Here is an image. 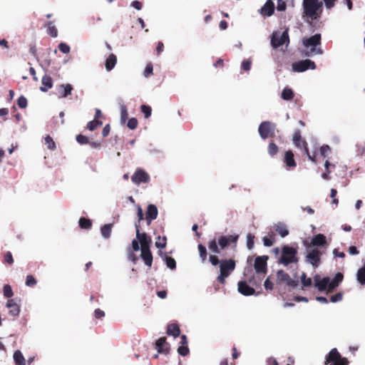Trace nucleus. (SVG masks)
Instances as JSON below:
<instances>
[{
	"label": "nucleus",
	"mask_w": 365,
	"mask_h": 365,
	"mask_svg": "<svg viewBox=\"0 0 365 365\" xmlns=\"http://www.w3.org/2000/svg\"><path fill=\"white\" fill-rule=\"evenodd\" d=\"M112 224H106L101 227V234L105 238H108L110 236Z\"/></svg>",
	"instance_id": "e433bc0d"
},
{
	"label": "nucleus",
	"mask_w": 365,
	"mask_h": 365,
	"mask_svg": "<svg viewBox=\"0 0 365 365\" xmlns=\"http://www.w3.org/2000/svg\"><path fill=\"white\" fill-rule=\"evenodd\" d=\"M313 246H324L327 244V238L323 234H317L312 239Z\"/></svg>",
	"instance_id": "bb28decb"
},
{
	"label": "nucleus",
	"mask_w": 365,
	"mask_h": 365,
	"mask_svg": "<svg viewBox=\"0 0 365 365\" xmlns=\"http://www.w3.org/2000/svg\"><path fill=\"white\" fill-rule=\"evenodd\" d=\"M76 141L81 145L88 144L89 143L88 138L81 134L76 135Z\"/></svg>",
	"instance_id": "8fccbe9b"
},
{
	"label": "nucleus",
	"mask_w": 365,
	"mask_h": 365,
	"mask_svg": "<svg viewBox=\"0 0 365 365\" xmlns=\"http://www.w3.org/2000/svg\"><path fill=\"white\" fill-rule=\"evenodd\" d=\"M189 348L186 345H181L178 348V352L180 355L185 356L189 354Z\"/></svg>",
	"instance_id": "de8ad7c7"
},
{
	"label": "nucleus",
	"mask_w": 365,
	"mask_h": 365,
	"mask_svg": "<svg viewBox=\"0 0 365 365\" xmlns=\"http://www.w3.org/2000/svg\"><path fill=\"white\" fill-rule=\"evenodd\" d=\"M164 261L168 268L175 269L176 268V262L174 258L165 255Z\"/></svg>",
	"instance_id": "58836bf2"
},
{
	"label": "nucleus",
	"mask_w": 365,
	"mask_h": 365,
	"mask_svg": "<svg viewBox=\"0 0 365 365\" xmlns=\"http://www.w3.org/2000/svg\"><path fill=\"white\" fill-rule=\"evenodd\" d=\"M287 9L286 1L284 0H277V9L279 11H284Z\"/></svg>",
	"instance_id": "680f3d73"
},
{
	"label": "nucleus",
	"mask_w": 365,
	"mask_h": 365,
	"mask_svg": "<svg viewBox=\"0 0 365 365\" xmlns=\"http://www.w3.org/2000/svg\"><path fill=\"white\" fill-rule=\"evenodd\" d=\"M73 86L69 84H61L58 86V91L60 94V98H66L68 96L71 94L73 91Z\"/></svg>",
	"instance_id": "b1692460"
},
{
	"label": "nucleus",
	"mask_w": 365,
	"mask_h": 365,
	"mask_svg": "<svg viewBox=\"0 0 365 365\" xmlns=\"http://www.w3.org/2000/svg\"><path fill=\"white\" fill-rule=\"evenodd\" d=\"M331 153V148L329 145H324L320 148V153L323 157H327Z\"/></svg>",
	"instance_id": "6e6d98bb"
},
{
	"label": "nucleus",
	"mask_w": 365,
	"mask_h": 365,
	"mask_svg": "<svg viewBox=\"0 0 365 365\" xmlns=\"http://www.w3.org/2000/svg\"><path fill=\"white\" fill-rule=\"evenodd\" d=\"M322 3L319 0H303V16H307L312 21L317 20L319 18L321 11L319 10L322 8Z\"/></svg>",
	"instance_id": "f03ea898"
},
{
	"label": "nucleus",
	"mask_w": 365,
	"mask_h": 365,
	"mask_svg": "<svg viewBox=\"0 0 365 365\" xmlns=\"http://www.w3.org/2000/svg\"><path fill=\"white\" fill-rule=\"evenodd\" d=\"M45 26L47 27V33L51 37H56L58 36V30L56 27L53 25V21H49L46 24Z\"/></svg>",
	"instance_id": "7c9ffc66"
},
{
	"label": "nucleus",
	"mask_w": 365,
	"mask_h": 365,
	"mask_svg": "<svg viewBox=\"0 0 365 365\" xmlns=\"http://www.w3.org/2000/svg\"><path fill=\"white\" fill-rule=\"evenodd\" d=\"M349 360L342 357L336 348L332 349L326 356V365H349Z\"/></svg>",
	"instance_id": "0eeeda50"
},
{
	"label": "nucleus",
	"mask_w": 365,
	"mask_h": 365,
	"mask_svg": "<svg viewBox=\"0 0 365 365\" xmlns=\"http://www.w3.org/2000/svg\"><path fill=\"white\" fill-rule=\"evenodd\" d=\"M247 246L249 250H251L254 247V239L255 236L250 233H249L247 236Z\"/></svg>",
	"instance_id": "4d7b16f0"
},
{
	"label": "nucleus",
	"mask_w": 365,
	"mask_h": 365,
	"mask_svg": "<svg viewBox=\"0 0 365 365\" xmlns=\"http://www.w3.org/2000/svg\"><path fill=\"white\" fill-rule=\"evenodd\" d=\"M247 281H240L238 282V292L245 296H250L255 294V290L253 287L247 284Z\"/></svg>",
	"instance_id": "f3484780"
},
{
	"label": "nucleus",
	"mask_w": 365,
	"mask_h": 365,
	"mask_svg": "<svg viewBox=\"0 0 365 365\" xmlns=\"http://www.w3.org/2000/svg\"><path fill=\"white\" fill-rule=\"evenodd\" d=\"M263 243L264 245L266 247H271L274 243L273 235H270V237H264Z\"/></svg>",
	"instance_id": "bf43d9fd"
},
{
	"label": "nucleus",
	"mask_w": 365,
	"mask_h": 365,
	"mask_svg": "<svg viewBox=\"0 0 365 365\" xmlns=\"http://www.w3.org/2000/svg\"><path fill=\"white\" fill-rule=\"evenodd\" d=\"M289 39L287 29L283 31L281 34L279 32H274L272 35L271 44L274 48H279L286 43H289Z\"/></svg>",
	"instance_id": "1a4fd4ad"
},
{
	"label": "nucleus",
	"mask_w": 365,
	"mask_h": 365,
	"mask_svg": "<svg viewBox=\"0 0 365 365\" xmlns=\"http://www.w3.org/2000/svg\"><path fill=\"white\" fill-rule=\"evenodd\" d=\"M209 260L213 266H216L218 264H220V261L219 260L217 256L215 255H210Z\"/></svg>",
	"instance_id": "0e129e2a"
},
{
	"label": "nucleus",
	"mask_w": 365,
	"mask_h": 365,
	"mask_svg": "<svg viewBox=\"0 0 365 365\" xmlns=\"http://www.w3.org/2000/svg\"><path fill=\"white\" fill-rule=\"evenodd\" d=\"M167 334L178 337L180 334V329L177 324H170L167 327Z\"/></svg>",
	"instance_id": "c85d7f7f"
},
{
	"label": "nucleus",
	"mask_w": 365,
	"mask_h": 365,
	"mask_svg": "<svg viewBox=\"0 0 365 365\" xmlns=\"http://www.w3.org/2000/svg\"><path fill=\"white\" fill-rule=\"evenodd\" d=\"M141 258L144 261L145 264L150 267L153 263V255L149 248L141 249Z\"/></svg>",
	"instance_id": "5701e85b"
},
{
	"label": "nucleus",
	"mask_w": 365,
	"mask_h": 365,
	"mask_svg": "<svg viewBox=\"0 0 365 365\" xmlns=\"http://www.w3.org/2000/svg\"><path fill=\"white\" fill-rule=\"evenodd\" d=\"M292 140L294 145L297 148L302 149L304 153L308 157L309 160H310L314 163H317L315 153H314L313 154H311L309 153L308 148V143L305 140V139L302 138L301 132L299 130H297L294 131Z\"/></svg>",
	"instance_id": "423d86ee"
},
{
	"label": "nucleus",
	"mask_w": 365,
	"mask_h": 365,
	"mask_svg": "<svg viewBox=\"0 0 365 365\" xmlns=\"http://www.w3.org/2000/svg\"><path fill=\"white\" fill-rule=\"evenodd\" d=\"M6 307L9 309V313L11 317H16L19 315L21 311L20 305L16 302L15 299H8Z\"/></svg>",
	"instance_id": "dca6fc26"
},
{
	"label": "nucleus",
	"mask_w": 365,
	"mask_h": 365,
	"mask_svg": "<svg viewBox=\"0 0 365 365\" xmlns=\"http://www.w3.org/2000/svg\"><path fill=\"white\" fill-rule=\"evenodd\" d=\"M36 280L34 278L33 275H27L26 280V284L28 287H34L36 284Z\"/></svg>",
	"instance_id": "5fc2aeb1"
},
{
	"label": "nucleus",
	"mask_w": 365,
	"mask_h": 365,
	"mask_svg": "<svg viewBox=\"0 0 365 365\" xmlns=\"http://www.w3.org/2000/svg\"><path fill=\"white\" fill-rule=\"evenodd\" d=\"M117 57L115 54L110 53L106 60L105 66L108 71H110L116 65Z\"/></svg>",
	"instance_id": "cd10ccee"
},
{
	"label": "nucleus",
	"mask_w": 365,
	"mask_h": 365,
	"mask_svg": "<svg viewBox=\"0 0 365 365\" xmlns=\"http://www.w3.org/2000/svg\"><path fill=\"white\" fill-rule=\"evenodd\" d=\"M163 49H164L163 43L161 41H158V44H157L156 50H155L156 55L159 56L163 51Z\"/></svg>",
	"instance_id": "774afa93"
},
{
	"label": "nucleus",
	"mask_w": 365,
	"mask_h": 365,
	"mask_svg": "<svg viewBox=\"0 0 365 365\" xmlns=\"http://www.w3.org/2000/svg\"><path fill=\"white\" fill-rule=\"evenodd\" d=\"M236 262L233 259H222L220 264V274L217 280L222 284L225 283V279L235 270Z\"/></svg>",
	"instance_id": "7ed1b4c3"
},
{
	"label": "nucleus",
	"mask_w": 365,
	"mask_h": 365,
	"mask_svg": "<svg viewBox=\"0 0 365 365\" xmlns=\"http://www.w3.org/2000/svg\"><path fill=\"white\" fill-rule=\"evenodd\" d=\"M158 211L157 207L153 204L149 205L145 213V219L148 223L150 224L151 221L155 220L158 217Z\"/></svg>",
	"instance_id": "6ab92c4d"
},
{
	"label": "nucleus",
	"mask_w": 365,
	"mask_h": 365,
	"mask_svg": "<svg viewBox=\"0 0 365 365\" xmlns=\"http://www.w3.org/2000/svg\"><path fill=\"white\" fill-rule=\"evenodd\" d=\"M128 113L127 108L125 106H123L121 107V110H120L121 122L124 123L126 121V120L128 119Z\"/></svg>",
	"instance_id": "09e8293b"
},
{
	"label": "nucleus",
	"mask_w": 365,
	"mask_h": 365,
	"mask_svg": "<svg viewBox=\"0 0 365 365\" xmlns=\"http://www.w3.org/2000/svg\"><path fill=\"white\" fill-rule=\"evenodd\" d=\"M136 226V237L138 240L140 242L141 245V249H145L150 247V244L151 243V239L146 235V233L140 232L139 225Z\"/></svg>",
	"instance_id": "4468645a"
},
{
	"label": "nucleus",
	"mask_w": 365,
	"mask_h": 365,
	"mask_svg": "<svg viewBox=\"0 0 365 365\" xmlns=\"http://www.w3.org/2000/svg\"><path fill=\"white\" fill-rule=\"evenodd\" d=\"M155 349L158 353L167 354L170 350V345L165 337H160L155 342Z\"/></svg>",
	"instance_id": "a211bd4d"
},
{
	"label": "nucleus",
	"mask_w": 365,
	"mask_h": 365,
	"mask_svg": "<svg viewBox=\"0 0 365 365\" xmlns=\"http://www.w3.org/2000/svg\"><path fill=\"white\" fill-rule=\"evenodd\" d=\"M344 275L341 272H337L336 275L334 276V279L331 282L329 281V292H332L338 285L339 283H341L343 281Z\"/></svg>",
	"instance_id": "393cba45"
},
{
	"label": "nucleus",
	"mask_w": 365,
	"mask_h": 365,
	"mask_svg": "<svg viewBox=\"0 0 365 365\" xmlns=\"http://www.w3.org/2000/svg\"><path fill=\"white\" fill-rule=\"evenodd\" d=\"M297 250L285 245L282 249V255L278 262L284 266H287L291 263H297L298 257H297Z\"/></svg>",
	"instance_id": "39448f33"
},
{
	"label": "nucleus",
	"mask_w": 365,
	"mask_h": 365,
	"mask_svg": "<svg viewBox=\"0 0 365 365\" xmlns=\"http://www.w3.org/2000/svg\"><path fill=\"white\" fill-rule=\"evenodd\" d=\"M198 250L200 254V257L202 262H205L207 259V253L206 247L202 244L198 245Z\"/></svg>",
	"instance_id": "ea45409f"
},
{
	"label": "nucleus",
	"mask_w": 365,
	"mask_h": 365,
	"mask_svg": "<svg viewBox=\"0 0 365 365\" xmlns=\"http://www.w3.org/2000/svg\"><path fill=\"white\" fill-rule=\"evenodd\" d=\"M131 180L136 185L147 183L150 181V175L143 169L138 168L132 175Z\"/></svg>",
	"instance_id": "ddd939ff"
},
{
	"label": "nucleus",
	"mask_w": 365,
	"mask_h": 365,
	"mask_svg": "<svg viewBox=\"0 0 365 365\" xmlns=\"http://www.w3.org/2000/svg\"><path fill=\"white\" fill-rule=\"evenodd\" d=\"M320 251L317 249H313L308 253L307 258L309 262L317 267L320 263Z\"/></svg>",
	"instance_id": "2eb2a0df"
},
{
	"label": "nucleus",
	"mask_w": 365,
	"mask_h": 365,
	"mask_svg": "<svg viewBox=\"0 0 365 365\" xmlns=\"http://www.w3.org/2000/svg\"><path fill=\"white\" fill-rule=\"evenodd\" d=\"M314 281L315 287H317L319 291L322 292L326 289L329 291V278L324 277L322 279H320L319 276H316L314 277Z\"/></svg>",
	"instance_id": "aec40b11"
},
{
	"label": "nucleus",
	"mask_w": 365,
	"mask_h": 365,
	"mask_svg": "<svg viewBox=\"0 0 365 365\" xmlns=\"http://www.w3.org/2000/svg\"><path fill=\"white\" fill-rule=\"evenodd\" d=\"M276 275L277 284H281L285 283L288 287L292 288L298 285V281L291 279L289 275L282 269L278 270Z\"/></svg>",
	"instance_id": "9d476101"
},
{
	"label": "nucleus",
	"mask_w": 365,
	"mask_h": 365,
	"mask_svg": "<svg viewBox=\"0 0 365 365\" xmlns=\"http://www.w3.org/2000/svg\"><path fill=\"white\" fill-rule=\"evenodd\" d=\"M242 68L246 71H248L251 68V61H243L241 66Z\"/></svg>",
	"instance_id": "338daca9"
},
{
	"label": "nucleus",
	"mask_w": 365,
	"mask_h": 365,
	"mask_svg": "<svg viewBox=\"0 0 365 365\" xmlns=\"http://www.w3.org/2000/svg\"><path fill=\"white\" fill-rule=\"evenodd\" d=\"M321 34H316L314 36L307 38H304L302 41L303 46L307 48L311 47L309 51L304 53L305 56H309L314 54H322L323 53L320 48H317V46L321 44Z\"/></svg>",
	"instance_id": "20e7f679"
},
{
	"label": "nucleus",
	"mask_w": 365,
	"mask_h": 365,
	"mask_svg": "<svg viewBox=\"0 0 365 365\" xmlns=\"http://www.w3.org/2000/svg\"><path fill=\"white\" fill-rule=\"evenodd\" d=\"M356 277H357L358 282L361 284H362V285L365 284V264L363 265V267L359 269L357 274H356Z\"/></svg>",
	"instance_id": "473e14b6"
},
{
	"label": "nucleus",
	"mask_w": 365,
	"mask_h": 365,
	"mask_svg": "<svg viewBox=\"0 0 365 365\" xmlns=\"http://www.w3.org/2000/svg\"><path fill=\"white\" fill-rule=\"evenodd\" d=\"M248 282L252 286L257 287L261 284L262 278L252 275L250 278L248 279Z\"/></svg>",
	"instance_id": "c03bdc74"
},
{
	"label": "nucleus",
	"mask_w": 365,
	"mask_h": 365,
	"mask_svg": "<svg viewBox=\"0 0 365 365\" xmlns=\"http://www.w3.org/2000/svg\"><path fill=\"white\" fill-rule=\"evenodd\" d=\"M141 111L144 113L145 118H148L151 115L152 109L149 106L143 105L141 106Z\"/></svg>",
	"instance_id": "603ef678"
},
{
	"label": "nucleus",
	"mask_w": 365,
	"mask_h": 365,
	"mask_svg": "<svg viewBox=\"0 0 365 365\" xmlns=\"http://www.w3.org/2000/svg\"><path fill=\"white\" fill-rule=\"evenodd\" d=\"M17 104L21 108H25L27 106V100L26 98L21 96L17 100Z\"/></svg>",
	"instance_id": "13d9d810"
},
{
	"label": "nucleus",
	"mask_w": 365,
	"mask_h": 365,
	"mask_svg": "<svg viewBox=\"0 0 365 365\" xmlns=\"http://www.w3.org/2000/svg\"><path fill=\"white\" fill-rule=\"evenodd\" d=\"M13 358L15 365H26L25 358L20 350L14 351Z\"/></svg>",
	"instance_id": "c756f323"
},
{
	"label": "nucleus",
	"mask_w": 365,
	"mask_h": 365,
	"mask_svg": "<svg viewBox=\"0 0 365 365\" xmlns=\"http://www.w3.org/2000/svg\"><path fill=\"white\" fill-rule=\"evenodd\" d=\"M153 64L152 63H148L147 65H146V67L145 68V71H144V76L145 77H148L149 76H150L151 74H153Z\"/></svg>",
	"instance_id": "052dcab7"
},
{
	"label": "nucleus",
	"mask_w": 365,
	"mask_h": 365,
	"mask_svg": "<svg viewBox=\"0 0 365 365\" xmlns=\"http://www.w3.org/2000/svg\"><path fill=\"white\" fill-rule=\"evenodd\" d=\"M167 244V238L166 237H163L162 238L159 236L158 238V241L155 242V246L158 248L163 249L166 247Z\"/></svg>",
	"instance_id": "37998d69"
},
{
	"label": "nucleus",
	"mask_w": 365,
	"mask_h": 365,
	"mask_svg": "<svg viewBox=\"0 0 365 365\" xmlns=\"http://www.w3.org/2000/svg\"><path fill=\"white\" fill-rule=\"evenodd\" d=\"M324 166H325L326 172L322 173V177L324 180H329L330 179L329 174L331 173V170H329V167L331 166V167L334 168L335 165L331 164L328 160H327L325 162Z\"/></svg>",
	"instance_id": "79ce46f5"
},
{
	"label": "nucleus",
	"mask_w": 365,
	"mask_h": 365,
	"mask_svg": "<svg viewBox=\"0 0 365 365\" xmlns=\"http://www.w3.org/2000/svg\"><path fill=\"white\" fill-rule=\"evenodd\" d=\"M45 144L46 145L48 149L51 150H54L56 148L54 140L48 135L45 137Z\"/></svg>",
	"instance_id": "a19ab883"
},
{
	"label": "nucleus",
	"mask_w": 365,
	"mask_h": 365,
	"mask_svg": "<svg viewBox=\"0 0 365 365\" xmlns=\"http://www.w3.org/2000/svg\"><path fill=\"white\" fill-rule=\"evenodd\" d=\"M309 68H316L315 63L309 59L299 61L292 64V70L295 72H304Z\"/></svg>",
	"instance_id": "9b49d317"
},
{
	"label": "nucleus",
	"mask_w": 365,
	"mask_h": 365,
	"mask_svg": "<svg viewBox=\"0 0 365 365\" xmlns=\"http://www.w3.org/2000/svg\"><path fill=\"white\" fill-rule=\"evenodd\" d=\"M239 236L237 235H218L208 242L209 250L215 253L219 254L221 250H225L230 245L233 244L236 247Z\"/></svg>",
	"instance_id": "f257e3e1"
},
{
	"label": "nucleus",
	"mask_w": 365,
	"mask_h": 365,
	"mask_svg": "<svg viewBox=\"0 0 365 365\" xmlns=\"http://www.w3.org/2000/svg\"><path fill=\"white\" fill-rule=\"evenodd\" d=\"M276 125L270 121H263L258 128L259 134L263 140L272 138L274 135Z\"/></svg>",
	"instance_id": "6e6552de"
},
{
	"label": "nucleus",
	"mask_w": 365,
	"mask_h": 365,
	"mask_svg": "<svg viewBox=\"0 0 365 365\" xmlns=\"http://www.w3.org/2000/svg\"><path fill=\"white\" fill-rule=\"evenodd\" d=\"M14 293L10 285L6 284L4 287V295L6 298H10L13 296Z\"/></svg>",
	"instance_id": "3c124183"
},
{
	"label": "nucleus",
	"mask_w": 365,
	"mask_h": 365,
	"mask_svg": "<svg viewBox=\"0 0 365 365\" xmlns=\"http://www.w3.org/2000/svg\"><path fill=\"white\" fill-rule=\"evenodd\" d=\"M41 83L42 86L40 87V90L46 92L53 87V79L50 76L45 75L42 78Z\"/></svg>",
	"instance_id": "a878e982"
},
{
	"label": "nucleus",
	"mask_w": 365,
	"mask_h": 365,
	"mask_svg": "<svg viewBox=\"0 0 365 365\" xmlns=\"http://www.w3.org/2000/svg\"><path fill=\"white\" fill-rule=\"evenodd\" d=\"M275 230L282 237H284L289 234V230L284 225H277Z\"/></svg>",
	"instance_id": "c9c22d12"
},
{
	"label": "nucleus",
	"mask_w": 365,
	"mask_h": 365,
	"mask_svg": "<svg viewBox=\"0 0 365 365\" xmlns=\"http://www.w3.org/2000/svg\"><path fill=\"white\" fill-rule=\"evenodd\" d=\"M279 151V148L273 141H270L269 143L268 147H267V152L269 155L272 157L274 156L277 154Z\"/></svg>",
	"instance_id": "72a5a7b5"
},
{
	"label": "nucleus",
	"mask_w": 365,
	"mask_h": 365,
	"mask_svg": "<svg viewBox=\"0 0 365 365\" xmlns=\"http://www.w3.org/2000/svg\"><path fill=\"white\" fill-rule=\"evenodd\" d=\"M341 299H342V294H341V293H340V292H339V293H337V294H334V295H332V296L331 297V299H330V300H331V302H339V301H341Z\"/></svg>",
	"instance_id": "69168bd1"
},
{
	"label": "nucleus",
	"mask_w": 365,
	"mask_h": 365,
	"mask_svg": "<svg viewBox=\"0 0 365 365\" xmlns=\"http://www.w3.org/2000/svg\"><path fill=\"white\" fill-rule=\"evenodd\" d=\"M302 284L304 287H309L312 285V279L309 277H307L305 273H302L301 277Z\"/></svg>",
	"instance_id": "a18cd8bd"
},
{
	"label": "nucleus",
	"mask_w": 365,
	"mask_h": 365,
	"mask_svg": "<svg viewBox=\"0 0 365 365\" xmlns=\"http://www.w3.org/2000/svg\"><path fill=\"white\" fill-rule=\"evenodd\" d=\"M58 47L59 51L63 53H68L71 51L70 46L63 42L60 43Z\"/></svg>",
	"instance_id": "49530a36"
},
{
	"label": "nucleus",
	"mask_w": 365,
	"mask_h": 365,
	"mask_svg": "<svg viewBox=\"0 0 365 365\" xmlns=\"http://www.w3.org/2000/svg\"><path fill=\"white\" fill-rule=\"evenodd\" d=\"M274 11V4L272 0H267L261 9V14L265 16H271Z\"/></svg>",
	"instance_id": "412c9836"
},
{
	"label": "nucleus",
	"mask_w": 365,
	"mask_h": 365,
	"mask_svg": "<svg viewBox=\"0 0 365 365\" xmlns=\"http://www.w3.org/2000/svg\"><path fill=\"white\" fill-rule=\"evenodd\" d=\"M103 124L102 121L93 120L87 123L86 128L91 131L95 130L98 126Z\"/></svg>",
	"instance_id": "4c0bfd02"
},
{
	"label": "nucleus",
	"mask_w": 365,
	"mask_h": 365,
	"mask_svg": "<svg viewBox=\"0 0 365 365\" xmlns=\"http://www.w3.org/2000/svg\"><path fill=\"white\" fill-rule=\"evenodd\" d=\"M294 96L292 89L289 88H284L282 92L281 97L283 100L291 101Z\"/></svg>",
	"instance_id": "2f4dec72"
},
{
	"label": "nucleus",
	"mask_w": 365,
	"mask_h": 365,
	"mask_svg": "<svg viewBox=\"0 0 365 365\" xmlns=\"http://www.w3.org/2000/svg\"><path fill=\"white\" fill-rule=\"evenodd\" d=\"M138 124V120L135 118H131L128 120L127 126L131 129L134 130L137 128Z\"/></svg>",
	"instance_id": "864d4df0"
},
{
	"label": "nucleus",
	"mask_w": 365,
	"mask_h": 365,
	"mask_svg": "<svg viewBox=\"0 0 365 365\" xmlns=\"http://www.w3.org/2000/svg\"><path fill=\"white\" fill-rule=\"evenodd\" d=\"M4 262L8 263L9 264H13L14 259H13V256H12V254L11 253V252H6L5 253V255H4Z\"/></svg>",
	"instance_id": "e2e57ef3"
},
{
	"label": "nucleus",
	"mask_w": 365,
	"mask_h": 365,
	"mask_svg": "<svg viewBox=\"0 0 365 365\" xmlns=\"http://www.w3.org/2000/svg\"><path fill=\"white\" fill-rule=\"evenodd\" d=\"M284 163L289 168H294L297 166L294 158V153L292 150H287L284 153Z\"/></svg>",
	"instance_id": "4be33fe9"
},
{
	"label": "nucleus",
	"mask_w": 365,
	"mask_h": 365,
	"mask_svg": "<svg viewBox=\"0 0 365 365\" xmlns=\"http://www.w3.org/2000/svg\"><path fill=\"white\" fill-rule=\"evenodd\" d=\"M268 256H258L255 258L254 267L257 274H265L267 272V262Z\"/></svg>",
	"instance_id": "f8f14e48"
},
{
	"label": "nucleus",
	"mask_w": 365,
	"mask_h": 365,
	"mask_svg": "<svg viewBox=\"0 0 365 365\" xmlns=\"http://www.w3.org/2000/svg\"><path fill=\"white\" fill-rule=\"evenodd\" d=\"M79 226L82 229L88 230L92 227V222L91 220L82 217L79 220Z\"/></svg>",
	"instance_id": "f704fd0d"
}]
</instances>
